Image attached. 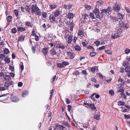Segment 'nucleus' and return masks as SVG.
I'll use <instances>...</instances> for the list:
<instances>
[{"instance_id":"obj_31","label":"nucleus","mask_w":130,"mask_h":130,"mask_svg":"<svg viewBox=\"0 0 130 130\" xmlns=\"http://www.w3.org/2000/svg\"><path fill=\"white\" fill-rule=\"evenodd\" d=\"M4 61L5 63H9L10 62V60L9 58L8 57H6L4 59Z\"/></svg>"},{"instance_id":"obj_46","label":"nucleus","mask_w":130,"mask_h":130,"mask_svg":"<svg viewBox=\"0 0 130 130\" xmlns=\"http://www.w3.org/2000/svg\"><path fill=\"white\" fill-rule=\"evenodd\" d=\"M87 48L88 49L92 50L93 51H94V47L93 46L90 45L88 46Z\"/></svg>"},{"instance_id":"obj_41","label":"nucleus","mask_w":130,"mask_h":130,"mask_svg":"<svg viewBox=\"0 0 130 130\" xmlns=\"http://www.w3.org/2000/svg\"><path fill=\"white\" fill-rule=\"evenodd\" d=\"M89 107L93 110H95L96 108V107L94 106V105L93 104H90V105Z\"/></svg>"},{"instance_id":"obj_53","label":"nucleus","mask_w":130,"mask_h":130,"mask_svg":"<svg viewBox=\"0 0 130 130\" xmlns=\"http://www.w3.org/2000/svg\"><path fill=\"white\" fill-rule=\"evenodd\" d=\"M109 93L112 96L114 95V93L113 91L112 90H110L109 91Z\"/></svg>"},{"instance_id":"obj_18","label":"nucleus","mask_w":130,"mask_h":130,"mask_svg":"<svg viewBox=\"0 0 130 130\" xmlns=\"http://www.w3.org/2000/svg\"><path fill=\"white\" fill-rule=\"evenodd\" d=\"M84 18L83 20H82V21H83V22H85L86 21H88V20L89 19L88 16V15L87 14H85V15H84Z\"/></svg>"},{"instance_id":"obj_21","label":"nucleus","mask_w":130,"mask_h":130,"mask_svg":"<svg viewBox=\"0 0 130 130\" xmlns=\"http://www.w3.org/2000/svg\"><path fill=\"white\" fill-rule=\"evenodd\" d=\"M72 36V35H70L68 38V43L69 44L71 43L73 40Z\"/></svg>"},{"instance_id":"obj_25","label":"nucleus","mask_w":130,"mask_h":130,"mask_svg":"<svg viewBox=\"0 0 130 130\" xmlns=\"http://www.w3.org/2000/svg\"><path fill=\"white\" fill-rule=\"evenodd\" d=\"M49 20H52V21H54V22L56 21L55 17L53 14H50L49 17Z\"/></svg>"},{"instance_id":"obj_47","label":"nucleus","mask_w":130,"mask_h":130,"mask_svg":"<svg viewBox=\"0 0 130 130\" xmlns=\"http://www.w3.org/2000/svg\"><path fill=\"white\" fill-rule=\"evenodd\" d=\"M120 94L121 95V97L122 98H124L125 99H126V96L125 95L124 93H121V94Z\"/></svg>"},{"instance_id":"obj_26","label":"nucleus","mask_w":130,"mask_h":130,"mask_svg":"<svg viewBox=\"0 0 130 130\" xmlns=\"http://www.w3.org/2000/svg\"><path fill=\"white\" fill-rule=\"evenodd\" d=\"M74 48L75 50L77 51H80L81 50V47L78 45L75 46H74Z\"/></svg>"},{"instance_id":"obj_43","label":"nucleus","mask_w":130,"mask_h":130,"mask_svg":"<svg viewBox=\"0 0 130 130\" xmlns=\"http://www.w3.org/2000/svg\"><path fill=\"white\" fill-rule=\"evenodd\" d=\"M47 13L44 12H43L42 13L41 15L44 18H45L47 17Z\"/></svg>"},{"instance_id":"obj_39","label":"nucleus","mask_w":130,"mask_h":130,"mask_svg":"<svg viewBox=\"0 0 130 130\" xmlns=\"http://www.w3.org/2000/svg\"><path fill=\"white\" fill-rule=\"evenodd\" d=\"M17 30L16 28L15 27L12 28L11 30V33L13 34H15L16 33Z\"/></svg>"},{"instance_id":"obj_55","label":"nucleus","mask_w":130,"mask_h":130,"mask_svg":"<svg viewBox=\"0 0 130 130\" xmlns=\"http://www.w3.org/2000/svg\"><path fill=\"white\" fill-rule=\"evenodd\" d=\"M105 52L108 54H111L112 53V52L110 50H106L105 51Z\"/></svg>"},{"instance_id":"obj_28","label":"nucleus","mask_w":130,"mask_h":130,"mask_svg":"<svg viewBox=\"0 0 130 130\" xmlns=\"http://www.w3.org/2000/svg\"><path fill=\"white\" fill-rule=\"evenodd\" d=\"M4 79L6 80L9 82L10 79L11 78V77L10 75H6L4 77Z\"/></svg>"},{"instance_id":"obj_42","label":"nucleus","mask_w":130,"mask_h":130,"mask_svg":"<svg viewBox=\"0 0 130 130\" xmlns=\"http://www.w3.org/2000/svg\"><path fill=\"white\" fill-rule=\"evenodd\" d=\"M118 104L119 106L124 105L125 104V103L121 101H119L118 102Z\"/></svg>"},{"instance_id":"obj_10","label":"nucleus","mask_w":130,"mask_h":130,"mask_svg":"<svg viewBox=\"0 0 130 130\" xmlns=\"http://www.w3.org/2000/svg\"><path fill=\"white\" fill-rule=\"evenodd\" d=\"M117 19L122 20L123 19L124 15H123L120 12H118L117 14Z\"/></svg>"},{"instance_id":"obj_13","label":"nucleus","mask_w":130,"mask_h":130,"mask_svg":"<svg viewBox=\"0 0 130 130\" xmlns=\"http://www.w3.org/2000/svg\"><path fill=\"white\" fill-rule=\"evenodd\" d=\"M77 35L80 37H82L84 35L83 31L81 29H79L77 32Z\"/></svg>"},{"instance_id":"obj_58","label":"nucleus","mask_w":130,"mask_h":130,"mask_svg":"<svg viewBox=\"0 0 130 130\" xmlns=\"http://www.w3.org/2000/svg\"><path fill=\"white\" fill-rule=\"evenodd\" d=\"M73 74L74 75H75L76 76H77L79 74V73L78 71H76L73 73Z\"/></svg>"},{"instance_id":"obj_23","label":"nucleus","mask_w":130,"mask_h":130,"mask_svg":"<svg viewBox=\"0 0 130 130\" xmlns=\"http://www.w3.org/2000/svg\"><path fill=\"white\" fill-rule=\"evenodd\" d=\"M31 24V23L28 21H26L25 23V25L26 26H28L31 28L33 26V24Z\"/></svg>"},{"instance_id":"obj_36","label":"nucleus","mask_w":130,"mask_h":130,"mask_svg":"<svg viewBox=\"0 0 130 130\" xmlns=\"http://www.w3.org/2000/svg\"><path fill=\"white\" fill-rule=\"evenodd\" d=\"M9 51L7 48H5L4 49L3 53L4 54H7L9 53Z\"/></svg>"},{"instance_id":"obj_51","label":"nucleus","mask_w":130,"mask_h":130,"mask_svg":"<svg viewBox=\"0 0 130 130\" xmlns=\"http://www.w3.org/2000/svg\"><path fill=\"white\" fill-rule=\"evenodd\" d=\"M14 12L17 17L18 16L19 13L18 10L16 9L14 10Z\"/></svg>"},{"instance_id":"obj_5","label":"nucleus","mask_w":130,"mask_h":130,"mask_svg":"<svg viewBox=\"0 0 130 130\" xmlns=\"http://www.w3.org/2000/svg\"><path fill=\"white\" fill-rule=\"evenodd\" d=\"M11 100L13 102H18L19 101L18 98L16 96L12 95L10 97Z\"/></svg>"},{"instance_id":"obj_29","label":"nucleus","mask_w":130,"mask_h":130,"mask_svg":"<svg viewBox=\"0 0 130 130\" xmlns=\"http://www.w3.org/2000/svg\"><path fill=\"white\" fill-rule=\"evenodd\" d=\"M10 85L9 84V83H8L7 82H5L4 83V87L6 88V90H9V87Z\"/></svg>"},{"instance_id":"obj_54","label":"nucleus","mask_w":130,"mask_h":130,"mask_svg":"<svg viewBox=\"0 0 130 130\" xmlns=\"http://www.w3.org/2000/svg\"><path fill=\"white\" fill-rule=\"evenodd\" d=\"M9 69L10 70H11V71L12 72L13 71H14V67H13V66H9Z\"/></svg>"},{"instance_id":"obj_7","label":"nucleus","mask_w":130,"mask_h":130,"mask_svg":"<svg viewBox=\"0 0 130 130\" xmlns=\"http://www.w3.org/2000/svg\"><path fill=\"white\" fill-rule=\"evenodd\" d=\"M31 6L30 5H27L25 7V11L27 13L29 14L30 13L31 10Z\"/></svg>"},{"instance_id":"obj_9","label":"nucleus","mask_w":130,"mask_h":130,"mask_svg":"<svg viewBox=\"0 0 130 130\" xmlns=\"http://www.w3.org/2000/svg\"><path fill=\"white\" fill-rule=\"evenodd\" d=\"M118 82L120 85H121L122 86L124 85L125 82L121 77H119L118 80Z\"/></svg>"},{"instance_id":"obj_57","label":"nucleus","mask_w":130,"mask_h":130,"mask_svg":"<svg viewBox=\"0 0 130 130\" xmlns=\"http://www.w3.org/2000/svg\"><path fill=\"white\" fill-rule=\"evenodd\" d=\"M94 43L95 44L96 46H98L100 45V42L99 41H96L94 42Z\"/></svg>"},{"instance_id":"obj_50","label":"nucleus","mask_w":130,"mask_h":130,"mask_svg":"<svg viewBox=\"0 0 130 130\" xmlns=\"http://www.w3.org/2000/svg\"><path fill=\"white\" fill-rule=\"evenodd\" d=\"M89 16L92 19H95V18L92 13H90Z\"/></svg>"},{"instance_id":"obj_44","label":"nucleus","mask_w":130,"mask_h":130,"mask_svg":"<svg viewBox=\"0 0 130 130\" xmlns=\"http://www.w3.org/2000/svg\"><path fill=\"white\" fill-rule=\"evenodd\" d=\"M57 67L59 68H62L63 67L62 63H57Z\"/></svg>"},{"instance_id":"obj_30","label":"nucleus","mask_w":130,"mask_h":130,"mask_svg":"<svg viewBox=\"0 0 130 130\" xmlns=\"http://www.w3.org/2000/svg\"><path fill=\"white\" fill-rule=\"evenodd\" d=\"M47 36V34H46V35L45 37V38L46 39V40L48 41H50V40H51V37L50 35L48 34V35Z\"/></svg>"},{"instance_id":"obj_60","label":"nucleus","mask_w":130,"mask_h":130,"mask_svg":"<svg viewBox=\"0 0 130 130\" xmlns=\"http://www.w3.org/2000/svg\"><path fill=\"white\" fill-rule=\"evenodd\" d=\"M35 40L37 41H38L39 40V38L38 36H37V34H36L35 35Z\"/></svg>"},{"instance_id":"obj_4","label":"nucleus","mask_w":130,"mask_h":130,"mask_svg":"<svg viewBox=\"0 0 130 130\" xmlns=\"http://www.w3.org/2000/svg\"><path fill=\"white\" fill-rule=\"evenodd\" d=\"M113 9L115 11L118 12L121 9L119 5L116 3L115 5L113 7Z\"/></svg>"},{"instance_id":"obj_37","label":"nucleus","mask_w":130,"mask_h":130,"mask_svg":"<svg viewBox=\"0 0 130 130\" xmlns=\"http://www.w3.org/2000/svg\"><path fill=\"white\" fill-rule=\"evenodd\" d=\"M100 115L99 114H96L94 116V118L96 120H100Z\"/></svg>"},{"instance_id":"obj_34","label":"nucleus","mask_w":130,"mask_h":130,"mask_svg":"<svg viewBox=\"0 0 130 130\" xmlns=\"http://www.w3.org/2000/svg\"><path fill=\"white\" fill-rule=\"evenodd\" d=\"M125 71L127 73L128 72L130 71V66H126L125 69Z\"/></svg>"},{"instance_id":"obj_52","label":"nucleus","mask_w":130,"mask_h":130,"mask_svg":"<svg viewBox=\"0 0 130 130\" xmlns=\"http://www.w3.org/2000/svg\"><path fill=\"white\" fill-rule=\"evenodd\" d=\"M106 9L108 12V13H109V12L112 11V8L111 7H108Z\"/></svg>"},{"instance_id":"obj_22","label":"nucleus","mask_w":130,"mask_h":130,"mask_svg":"<svg viewBox=\"0 0 130 130\" xmlns=\"http://www.w3.org/2000/svg\"><path fill=\"white\" fill-rule=\"evenodd\" d=\"M25 36L22 35L19 37L18 40V41H23L25 38Z\"/></svg>"},{"instance_id":"obj_33","label":"nucleus","mask_w":130,"mask_h":130,"mask_svg":"<svg viewBox=\"0 0 130 130\" xmlns=\"http://www.w3.org/2000/svg\"><path fill=\"white\" fill-rule=\"evenodd\" d=\"M12 18V17L11 16L9 15L6 18V20L7 22H10L11 21Z\"/></svg>"},{"instance_id":"obj_45","label":"nucleus","mask_w":130,"mask_h":130,"mask_svg":"<svg viewBox=\"0 0 130 130\" xmlns=\"http://www.w3.org/2000/svg\"><path fill=\"white\" fill-rule=\"evenodd\" d=\"M51 9H53L56 8L57 7L56 5L54 4L51 5H50Z\"/></svg>"},{"instance_id":"obj_16","label":"nucleus","mask_w":130,"mask_h":130,"mask_svg":"<svg viewBox=\"0 0 130 130\" xmlns=\"http://www.w3.org/2000/svg\"><path fill=\"white\" fill-rule=\"evenodd\" d=\"M8 94H6L2 95L0 96V97H4V98L3 99V100L4 101H6L9 98V96H7Z\"/></svg>"},{"instance_id":"obj_6","label":"nucleus","mask_w":130,"mask_h":130,"mask_svg":"<svg viewBox=\"0 0 130 130\" xmlns=\"http://www.w3.org/2000/svg\"><path fill=\"white\" fill-rule=\"evenodd\" d=\"M67 54L68 56H70L69 57L70 59H73L74 57V54L72 52V50L70 51L69 52H67Z\"/></svg>"},{"instance_id":"obj_15","label":"nucleus","mask_w":130,"mask_h":130,"mask_svg":"<svg viewBox=\"0 0 130 130\" xmlns=\"http://www.w3.org/2000/svg\"><path fill=\"white\" fill-rule=\"evenodd\" d=\"M17 28L18 31L19 32H22L25 31L26 30V29L25 28L21 27H18Z\"/></svg>"},{"instance_id":"obj_14","label":"nucleus","mask_w":130,"mask_h":130,"mask_svg":"<svg viewBox=\"0 0 130 130\" xmlns=\"http://www.w3.org/2000/svg\"><path fill=\"white\" fill-rule=\"evenodd\" d=\"M50 54L52 55H56L57 53L56 52V50L54 48H52L50 51Z\"/></svg>"},{"instance_id":"obj_64","label":"nucleus","mask_w":130,"mask_h":130,"mask_svg":"<svg viewBox=\"0 0 130 130\" xmlns=\"http://www.w3.org/2000/svg\"><path fill=\"white\" fill-rule=\"evenodd\" d=\"M6 90L5 87H2L0 88V91H4Z\"/></svg>"},{"instance_id":"obj_27","label":"nucleus","mask_w":130,"mask_h":130,"mask_svg":"<svg viewBox=\"0 0 130 130\" xmlns=\"http://www.w3.org/2000/svg\"><path fill=\"white\" fill-rule=\"evenodd\" d=\"M107 14L108 13V12L107 11V10L106 9H102L101 11V12L100 13V14L101 15H103V13Z\"/></svg>"},{"instance_id":"obj_59","label":"nucleus","mask_w":130,"mask_h":130,"mask_svg":"<svg viewBox=\"0 0 130 130\" xmlns=\"http://www.w3.org/2000/svg\"><path fill=\"white\" fill-rule=\"evenodd\" d=\"M32 50V52L34 53L35 52L36 49L35 47L34 46H33L31 47Z\"/></svg>"},{"instance_id":"obj_62","label":"nucleus","mask_w":130,"mask_h":130,"mask_svg":"<svg viewBox=\"0 0 130 130\" xmlns=\"http://www.w3.org/2000/svg\"><path fill=\"white\" fill-rule=\"evenodd\" d=\"M128 61H125V62H123V65L125 67L126 66L128 65Z\"/></svg>"},{"instance_id":"obj_63","label":"nucleus","mask_w":130,"mask_h":130,"mask_svg":"<svg viewBox=\"0 0 130 130\" xmlns=\"http://www.w3.org/2000/svg\"><path fill=\"white\" fill-rule=\"evenodd\" d=\"M82 44L84 47H86L87 45V43L84 41L82 42Z\"/></svg>"},{"instance_id":"obj_24","label":"nucleus","mask_w":130,"mask_h":130,"mask_svg":"<svg viewBox=\"0 0 130 130\" xmlns=\"http://www.w3.org/2000/svg\"><path fill=\"white\" fill-rule=\"evenodd\" d=\"M28 94V91L25 90L23 91L22 93V97H24L26 95H27Z\"/></svg>"},{"instance_id":"obj_56","label":"nucleus","mask_w":130,"mask_h":130,"mask_svg":"<svg viewBox=\"0 0 130 130\" xmlns=\"http://www.w3.org/2000/svg\"><path fill=\"white\" fill-rule=\"evenodd\" d=\"M91 80L94 83H96L97 82L96 80L94 78H92Z\"/></svg>"},{"instance_id":"obj_35","label":"nucleus","mask_w":130,"mask_h":130,"mask_svg":"<svg viewBox=\"0 0 130 130\" xmlns=\"http://www.w3.org/2000/svg\"><path fill=\"white\" fill-rule=\"evenodd\" d=\"M62 124L68 127H70V126L69 125L68 122L65 121H63Z\"/></svg>"},{"instance_id":"obj_32","label":"nucleus","mask_w":130,"mask_h":130,"mask_svg":"<svg viewBox=\"0 0 130 130\" xmlns=\"http://www.w3.org/2000/svg\"><path fill=\"white\" fill-rule=\"evenodd\" d=\"M68 17L69 19L73 18L74 17V14L73 13L69 12L68 14Z\"/></svg>"},{"instance_id":"obj_40","label":"nucleus","mask_w":130,"mask_h":130,"mask_svg":"<svg viewBox=\"0 0 130 130\" xmlns=\"http://www.w3.org/2000/svg\"><path fill=\"white\" fill-rule=\"evenodd\" d=\"M91 70L92 73H94L95 72V66L91 68Z\"/></svg>"},{"instance_id":"obj_48","label":"nucleus","mask_w":130,"mask_h":130,"mask_svg":"<svg viewBox=\"0 0 130 130\" xmlns=\"http://www.w3.org/2000/svg\"><path fill=\"white\" fill-rule=\"evenodd\" d=\"M96 53L95 52H92L90 53V55L91 57L94 56L96 55Z\"/></svg>"},{"instance_id":"obj_8","label":"nucleus","mask_w":130,"mask_h":130,"mask_svg":"<svg viewBox=\"0 0 130 130\" xmlns=\"http://www.w3.org/2000/svg\"><path fill=\"white\" fill-rule=\"evenodd\" d=\"M67 22V25H68L69 26H70V30L71 31H72L73 30V28L74 27V23L73 22Z\"/></svg>"},{"instance_id":"obj_38","label":"nucleus","mask_w":130,"mask_h":130,"mask_svg":"<svg viewBox=\"0 0 130 130\" xmlns=\"http://www.w3.org/2000/svg\"><path fill=\"white\" fill-rule=\"evenodd\" d=\"M5 56L4 54H0V59H1V61L5 58Z\"/></svg>"},{"instance_id":"obj_20","label":"nucleus","mask_w":130,"mask_h":130,"mask_svg":"<svg viewBox=\"0 0 130 130\" xmlns=\"http://www.w3.org/2000/svg\"><path fill=\"white\" fill-rule=\"evenodd\" d=\"M60 11L59 10H56L54 12L55 17H57L60 14Z\"/></svg>"},{"instance_id":"obj_61","label":"nucleus","mask_w":130,"mask_h":130,"mask_svg":"<svg viewBox=\"0 0 130 130\" xmlns=\"http://www.w3.org/2000/svg\"><path fill=\"white\" fill-rule=\"evenodd\" d=\"M130 52V49L126 48L125 50V53L127 54H128Z\"/></svg>"},{"instance_id":"obj_19","label":"nucleus","mask_w":130,"mask_h":130,"mask_svg":"<svg viewBox=\"0 0 130 130\" xmlns=\"http://www.w3.org/2000/svg\"><path fill=\"white\" fill-rule=\"evenodd\" d=\"M83 125V128H80V130H89V128L88 127V125L85 124H84Z\"/></svg>"},{"instance_id":"obj_12","label":"nucleus","mask_w":130,"mask_h":130,"mask_svg":"<svg viewBox=\"0 0 130 130\" xmlns=\"http://www.w3.org/2000/svg\"><path fill=\"white\" fill-rule=\"evenodd\" d=\"M48 49L47 47H45L43 48L42 51V53L45 55H46L47 54Z\"/></svg>"},{"instance_id":"obj_17","label":"nucleus","mask_w":130,"mask_h":130,"mask_svg":"<svg viewBox=\"0 0 130 130\" xmlns=\"http://www.w3.org/2000/svg\"><path fill=\"white\" fill-rule=\"evenodd\" d=\"M120 35V34L118 32H117L114 34V35L113 36L111 37V38L113 39H115L119 37Z\"/></svg>"},{"instance_id":"obj_1","label":"nucleus","mask_w":130,"mask_h":130,"mask_svg":"<svg viewBox=\"0 0 130 130\" xmlns=\"http://www.w3.org/2000/svg\"><path fill=\"white\" fill-rule=\"evenodd\" d=\"M31 11L32 13L36 12L37 15H39L41 13V10L37 6V4H33L31 6Z\"/></svg>"},{"instance_id":"obj_2","label":"nucleus","mask_w":130,"mask_h":130,"mask_svg":"<svg viewBox=\"0 0 130 130\" xmlns=\"http://www.w3.org/2000/svg\"><path fill=\"white\" fill-rule=\"evenodd\" d=\"M54 46H56V48H59L60 50L61 49V50H64L66 48V46L60 42L57 41L56 42L55 44H54Z\"/></svg>"},{"instance_id":"obj_11","label":"nucleus","mask_w":130,"mask_h":130,"mask_svg":"<svg viewBox=\"0 0 130 130\" xmlns=\"http://www.w3.org/2000/svg\"><path fill=\"white\" fill-rule=\"evenodd\" d=\"M55 127L58 130H63L64 128H66L65 127L63 126L58 124L56 125Z\"/></svg>"},{"instance_id":"obj_49","label":"nucleus","mask_w":130,"mask_h":130,"mask_svg":"<svg viewBox=\"0 0 130 130\" xmlns=\"http://www.w3.org/2000/svg\"><path fill=\"white\" fill-rule=\"evenodd\" d=\"M62 63L63 67L64 66H66L68 65L69 64V63L63 61Z\"/></svg>"},{"instance_id":"obj_3","label":"nucleus","mask_w":130,"mask_h":130,"mask_svg":"<svg viewBox=\"0 0 130 130\" xmlns=\"http://www.w3.org/2000/svg\"><path fill=\"white\" fill-rule=\"evenodd\" d=\"M93 13L95 14L96 18L101 19L102 18L103 15H100L99 10L96 7H95L93 11Z\"/></svg>"}]
</instances>
